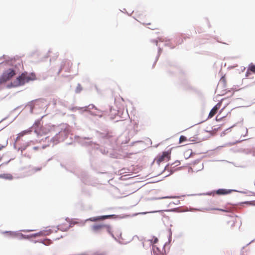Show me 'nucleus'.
I'll return each mask as SVG.
<instances>
[{
	"instance_id": "nucleus-14",
	"label": "nucleus",
	"mask_w": 255,
	"mask_h": 255,
	"mask_svg": "<svg viewBox=\"0 0 255 255\" xmlns=\"http://www.w3.org/2000/svg\"><path fill=\"white\" fill-rule=\"evenodd\" d=\"M3 177L7 179L11 180L12 179V176L10 174H4Z\"/></svg>"
},
{
	"instance_id": "nucleus-13",
	"label": "nucleus",
	"mask_w": 255,
	"mask_h": 255,
	"mask_svg": "<svg viewBox=\"0 0 255 255\" xmlns=\"http://www.w3.org/2000/svg\"><path fill=\"white\" fill-rule=\"evenodd\" d=\"M187 140V138L186 136L184 135H181L179 138V143H181L183 142L186 141Z\"/></svg>"
},
{
	"instance_id": "nucleus-18",
	"label": "nucleus",
	"mask_w": 255,
	"mask_h": 255,
	"mask_svg": "<svg viewBox=\"0 0 255 255\" xmlns=\"http://www.w3.org/2000/svg\"><path fill=\"white\" fill-rule=\"evenodd\" d=\"M152 42L154 43L156 46L157 45V44H158V41L157 40H153L152 41Z\"/></svg>"
},
{
	"instance_id": "nucleus-3",
	"label": "nucleus",
	"mask_w": 255,
	"mask_h": 255,
	"mask_svg": "<svg viewBox=\"0 0 255 255\" xmlns=\"http://www.w3.org/2000/svg\"><path fill=\"white\" fill-rule=\"evenodd\" d=\"M15 75V71L11 68L4 71L0 77V84L5 83Z\"/></svg>"
},
{
	"instance_id": "nucleus-12",
	"label": "nucleus",
	"mask_w": 255,
	"mask_h": 255,
	"mask_svg": "<svg viewBox=\"0 0 255 255\" xmlns=\"http://www.w3.org/2000/svg\"><path fill=\"white\" fill-rule=\"evenodd\" d=\"M32 131V130L31 129H28V130H23L22 131H21V132H20L18 135V137H20V136H22L26 134H29V133H30Z\"/></svg>"
},
{
	"instance_id": "nucleus-17",
	"label": "nucleus",
	"mask_w": 255,
	"mask_h": 255,
	"mask_svg": "<svg viewBox=\"0 0 255 255\" xmlns=\"http://www.w3.org/2000/svg\"><path fill=\"white\" fill-rule=\"evenodd\" d=\"M223 118H224V117H221V118H219V115H218L216 118V120L218 122L221 121Z\"/></svg>"
},
{
	"instance_id": "nucleus-1",
	"label": "nucleus",
	"mask_w": 255,
	"mask_h": 255,
	"mask_svg": "<svg viewBox=\"0 0 255 255\" xmlns=\"http://www.w3.org/2000/svg\"><path fill=\"white\" fill-rule=\"evenodd\" d=\"M135 16L137 18V20L141 22L142 24L145 25L146 26H151L148 27L149 29L152 30H156L158 29L157 25H152L151 23L148 22L146 18V15L145 13L143 12L140 13L135 15Z\"/></svg>"
},
{
	"instance_id": "nucleus-2",
	"label": "nucleus",
	"mask_w": 255,
	"mask_h": 255,
	"mask_svg": "<svg viewBox=\"0 0 255 255\" xmlns=\"http://www.w3.org/2000/svg\"><path fill=\"white\" fill-rule=\"evenodd\" d=\"M33 79L27 73H22L14 81L13 84L14 86L18 87L23 85Z\"/></svg>"
},
{
	"instance_id": "nucleus-19",
	"label": "nucleus",
	"mask_w": 255,
	"mask_h": 255,
	"mask_svg": "<svg viewBox=\"0 0 255 255\" xmlns=\"http://www.w3.org/2000/svg\"><path fill=\"white\" fill-rule=\"evenodd\" d=\"M3 147V146H0V150H1Z\"/></svg>"
},
{
	"instance_id": "nucleus-15",
	"label": "nucleus",
	"mask_w": 255,
	"mask_h": 255,
	"mask_svg": "<svg viewBox=\"0 0 255 255\" xmlns=\"http://www.w3.org/2000/svg\"><path fill=\"white\" fill-rule=\"evenodd\" d=\"M158 242V239L156 237H153V239L151 240V243L152 244H155L157 243Z\"/></svg>"
},
{
	"instance_id": "nucleus-6",
	"label": "nucleus",
	"mask_w": 255,
	"mask_h": 255,
	"mask_svg": "<svg viewBox=\"0 0 255 255\" xmlns=\"http://www.w3.org/2000/svg\"><path fill=\"white\" fill-rule=\"evenodd\" d=\"M221 105L222 102H219L212 109L208 115V119L212 118L217 113L218 110L221 108Z\"/></svg>"
},
{
	"instance_id": "nucleus-11",
	"label": "nucleus",
	"mask_w": 255,
	"mask_h": 255,
	"mask_svg": "<svg viewBox=\"0 0 255 255\" xmlns=\"http://www.w3.org/2000/svg\"><path fill=\"white\" fill-rule=\"evenodd\" d=\"M42 169V167H35L31 168L30 170V172L31 174H34L35 173L41 171Z\"/></svg>"
},
{
	"instance_id": "nucleus-21",
	"label": "nucleus",
	"mask_w": 255,
	"mask_h": 255,
	"mask_svg": "<svg viewBox=\"0 0 255 255\" xmlns=\"http://www.w3.org/2000/svg\"><path fill=\"white\" fill-rule=\"evenodd\" d=\"M103 255V254H98V255Z\"/></svg>"
},
{
	"instance_id": "nucleus-8",
	"label": "nucleus",
	"mask_w": 255,
	"mask_h": 255,
	"mask_svg": "<svg viewBox=\"0 0 255 255\" xmlns=\"http://www.w3.org/2000/svg\"><path fill=\"white\" fill-rule=\"evenodd\" d=\"M231 192V191L230 190H227V189H220L216 191V193L217 194L219 195H225L228 194L229 193H230Z\"/></svg>"
},
{
	"instance_id": "nucleus-10",
	"label": "nucleus",
	"mask_w": 255,
	"mask_h": 255,
	"mask_svg": "<svg viewBox=\"0 0 255 255\" xmlns=\"http://www.w3.org/2000/svg\"><path fill=\"white\" fill-rule=\"evenodd\" d=\"M38 126H39V124H35L33 127H32V128H33L34 129V131L35 132L37 133L38 135H42V134H44L45 133V132H43V131H40V130H38V129L36 128V127H38Z\"/></svg>"
},
{
	"instance_id": "nucleus-5",
	"label": "nucleus",
	"mask_w": 255,
	"mask_h": 255,
	"mask_svg": "<svg viewBox=\"0 0 255 255\" xmlns=\"http://www.w3.org/2000/svg\"><path fill=\"white\" fill-rule=\"evenodd\" d=\"M72 66V63L69 60L63 61L61 63L60 71L65 72H70L71 70Z\"/></svg>"
},
{
	"instance_id": "nucleus-4",
	"label": "nucleus",
	"mask_w": 255,
	"mask_h": 255,
	"mask_svg": "<svg viewBox=\"0 0 255 255\" xmlns=\"http://www.w3.org/2000/svg\"><path fill=\"white\" fill-rule=\"evenodd\" d=\"M171 153V150L163 151L161 154H158L157 156L155 161L158 164H160L162 162H167L170 159Z\"/></svg>"
},
{
	"instance_id": "nucleus-22",
	"label": "nucleus",
	"mask_w": 255,
	"mask_h": 255,
	"mask_svg": "<svg viewBox=\"0 0 255 255\" xmlns=\"http://www.w3.org/2000/svg\"><path fill=\"white\" fill-rule=\"evenodd\" d=\"M221 211H225V210H220Z\"/></svg>"
},
{
	"instance_id": "nucleus-9",
	"label": "nucleus",
	"mask_w": 255,
	"mask_h": 255,
	"mask_svg": "<svg viewBox=\"0 0 255 255\" xmlns=\"http://www.w3.org/2000/svg\"><path fill=\"white\" fill-rule=\"evenodd\" d=\"M104 227V226L102 225H96L92 226V229L94 232H97L101 231Z\"/></svg>"
},
{
	"instance_id": "nucleus-7",
	"label": "nucleus",
	"mask_w": 255,
	"mask_h": 255,
	"mask_svg": "<svg viewBox=\"0 0 255 255\" xmlns=\"http://www.w3.org/2000/svg\"><path fill=\"white\" fill-rule=\"evenodd\" d=\"M250 71L255 73V65H254L253 63H251L249 65L248 69L246 73V76L247 77L249 76V74H250Z\"/></svg>"
},
{
	"instance_id": "nucleus-20",
	"label": "nucleus",
	"mask_w": 255,
	"mask_h": 255,
	"mask_svg": "<svg viewBox=\"0 0 255 255\" xmlns=\"http://www.w3.org/2000/svg\"><path fill=\"white\" fill-rule=\"evenodd\" d=\"M34 149H35V150H36V149H38V147H34Z\"/></svg>"
},
{
	"instance_id": "nucleus-16",
	"label": "nucleus",
	"mask_w": 255,
	"mask_h": 255,
	"mask_svg": "<svg viewBox=\"0 0 255 255\" xmlns=\"http://www.w3.org/2000/svg\"><path fill=\"white\" fill-rule=\"evenodd\" d=\"M221 82H223L224 84L226 83V78L225 76H223L220 80Z\"/></svg>"
}]
</instances>
